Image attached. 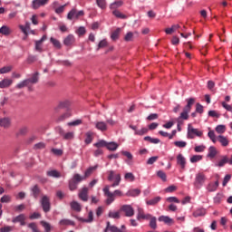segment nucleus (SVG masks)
<instances>
[{"label": "nucleus", "mask_w": 232, "mask_h": 232, "mask_svg": "<svg viewBox=\"0 0 232 232\" xmlns=\"http://www.w3.org/2000/svg\"><path fill=\"white\" fill-rule=\"evenodd\" d=\"M205 182H206V175H204V173L202 172H198L195 178L194 187L197 189H200L202 186H204Z\"/></svg>", "instance_id": "20e7f679"}, {"label": "nucleus", "mask_w": 232, "mask_h": 232, "mask_svg": "<svg viewBox=\"0 0 232 232\" xmlns=\"http://www.w3.org/2000/svg\"><path fill=\"white\" fill-rule=\"evenodd\" d=\"M158 220L159 222H164L167 226H173L175 224V220L169 216H160Z\"/></svg>", "instance_id": "9b49d317"}, {"label": "nucleus", "mask_w": 232, "mask_h": 232, "mask_svg": "<svg viewBox=\"0 0 232 232\" xmlns=\"http://www.w3.org/2000/svg\"><path fill=\"white\" fill-rule=\"evenodd\" d=\"M70 117H72V112L66 111L58 117L57 122H63V121H66V119H70Z\"/></svg>", "instance_id": "c756f323"}, {"label": "nucleus", "mask_w": 232, "mask_h": 232, "mask_svg": "<svg viewBox=\"0 0 232 232\" xmlns=\"http://www.w3.org/2000/svg\"><path fill=\"white\" fill-rule=\"evenodd\" d=\"M85 144H92V141L93 140V133L92 131H88L85 134Z\"/></svg>", "instance_id": "f704fd0d"}, {"label": "nucleus", "mask_w": 232, "mask_h": 232, "mask_svg": "<svg viewBox=\"0 0 232 232\" xmlns=\"http://www.w3.org/2000/svg\"><path fill=\"white\" fill-rule=\"evenodd\" d=\"M105 197H107V204H111L116 197H122V191L116 189L113 192L110 191V186H105L102 189Z\"/></svg>", "instance_id": "f03ea898"}, {"label": "nucleus", "mask_w": 232, "mask_h": 232, "mask_svg": "<svg viewBox=\"0 0 232 232\" xmlns=\"http://www.w3.org/2000/svg\"><path fill=\"white\" fill-rule=\"evenodd\" d=\"M217 133L222 135V133H226V125H218L216 127Z\"/></svg>", "instance_id": "603ef678"}, {"label": "nucleus", "mask_w": 232, "mask_h": 232, "mask_svg": "<svg viewBox=\"0 0 232 232\" xmlns=\"http://www.w3.org/2000/svg\"><path fill=\"white\" fill-rule=\"evenodd\" d=\"M26 218H24V214H20L19 216L13 218L12 222L14 224H17V222L20 223L21 226H26V222H24Z\"/></svg>", "instance_id": "a211bd4d"}, {"label": "nucleus", "mask_w": 232, "mask_h": 232, "mask_svg": "<svg viewBox=\"0 0 232 232\" xmlns=\"http://www.w3.org/2000/svg\"><path fill=\"white\" fill-rule=\"evenodd\" d=\"M218 184H219L218 180H217L215 183L208 184V188H207L208 191H210V192L217 191V189L218 188Z\"/></svg>", "instance_id": "72a5a7b5"}, {"label": "nucleus", "mask_w": 232, "mask_h": 232, "mask_svg": "<svg viewBox=\"0 0 232 232\" xmlns=\"http://www.w3.org/2000/svg\"><path fill=\"white\" fill-rule=\"evenodd\" d=\"M177 164L180 166L181 169H186V158L180 153L177 156Z\"/></svg>", "instance_id": "f3484780"}, {"label": "nucleus", "mask_w": 232, "mask_h": 232, "mask_svg": "<svg viewBox=\"0 0 232 232\" xmlns=\"http://www.w3.org/2000/svg\"><path fill=\"white\" fill-rule=\"evenodd\" d=\"M226 164H229V158H227V156H224L222 160L218 161V163L215 164V166H217L218 168H224Z\"/></svg>", "instance_id": "a878e982"}, {"label": "nucleus", "mask_w": 232, "mask_h": 232, "mask_svg": "<svg viewBox=\"0 0 232 232\" xmlns=\"http://www.w3.org/2000/svg\"><path fill=\"white\" fill-rule=\"evenodd\" d=\"M82 15H84V11L77 12V9H72L67 14V19L72 21L73 17H75V19H79V17H82Z\"/></svg>", "instance_id": "0eeeda50"}, {"label": "nucleus", "mask_w": 232, "mask_h": 232, "mask_svg": "<svg viewBox=\"0 0 232 232\" xmlns=\"http://www.w3.org/2000/svg\"><path fill=\"white\" fill-rule=\"evenodd\" d=\"M108 141L104 140H101L98 142L94 143L95 148L101 149V148H107Z\"/></svg>", "instance_id": "79ce46f5"}, {"label": "nucleus", "mask_w": 232, "mask_h": 232, "mask_svg": "<svg viewBox=\"0 0 232 232\" xmlns=\"http://www.w3.org/2000/svg\"><path fill=\"white\" fill-rule=\"evenodd\" d=\"M208 157L209 159H215V157H217V148H215L214 146H210L208 149Z\"/></svg>", "instance_id": "473e14b6"}, {"label": "nucleus", "mask_w": 232, "mask_h": 232, "mask_svg": "<svg viewBox=\"0 0 232 232\" xmlns=\"http://www.w3.org/2000/svg\"><path fill=\"white\" fill-rule=\"evenodd\" d=\"M121 155L126 157L128 160L125 161L129 166H131V160H133V154L130 151L122 150Z\"/></svg>", "instance_id": "4be33fe9"}, {"label": "nucleus", "mask_w": 232, "mask_h": 232, "mask_svg": "<svg viewBox=\"0 0 232 232\" xmlns=\"http://www.w3.org/2000/svg\"><path fill=\"white\" fill-rule=\"evenodd\" d=\"M179 28H180L179 24H173L170 28L165 29V34H167V35H171V34H173V32H177Z\"/></svg>", "instance_id": "cd10ccee"}, {"label": "nucleus", "mask_w": 232, "mask_h": 232, "mask_svg": "<svg viewBox=\"0 0 232 232\" xmlns=\"http://www.w3.org/2000/svg\"><path fill=\"white\" fill-rule=\"evenodd\" d=\"M77 35H84L86 34V28L84 26H80L78 30L76 31Z\"/></svg>", "instance_id": "338daca9"}, {"label": "nucleus", "mask_w": 232, "mask_h": 232, "mask_svg": "<svg viewBox=\"0 0 232 232\" xmlns=\"http://www.w3.org/2000/svg\"><path fill=\"white\" fill-rule=\"evenodd\" d=\"M60 226H75V222L70 219H61L59 221Z\"/></svg>", "instance_id": "c9c22d12"}, {"label": "nucleus", "mask_w": 232, "mask_h": 232, "mask_svg": "<svg viewBox=\"0 0 232 232\" xmlns=\"http://www.w3.org/2000/svg\"><path fill=\"white\" fill-rule=\"evenodd\" d=\"M120 34H121V28H117L114 32H112L111 35V39L112 41H117V39H119Z\"/></svg>", "instance_id": "37998d69"}, {"label": "nucleus", "mask_w": 232, "mask_h": 232, "mask_svg": "<svg viewBox=\"0 0 232 232\" xmlns=\"http://www.w3.org/2000/svg\"><path fill=\"white\" fill-rule=\"evenodd\" d=\"M75 43V36L73 34L67 35L63 40L65 46H72Z\"/></svg>", "instance_id": "dca6fc26"}, {"label": "nucleus", "mask_w": 232, "mask_h": 232, "mask_svg": "<svg viewBox=\"0 0 232 232\" xmlns=\"http://www.w3.org/2000/svg\"><path fill=\"white\" fill-rule=\"evenodd\" d=\"M124 41H126L127 43L133 41V33L132 32L127 33L126 35L124 36Z\"/></svg>", "instance_id": "052dcab7"}, {"label": "nucleus", "mask_w": 232, "mask_h": 232, "mask_svg": "<svg viewBox=\"0 0 232 232\" xmlns=\"http://www.w3.org/2000/svg\"><path fill=\"white\" fill-rule=\"evenodd\" d=\"M0 126L5 129L10 128V126H12V120L8 117L1 118Z\"/></svg>", "instance_id": "4468645a"}, {"label": "nucleus", "mask_w": 232, "mask_h": 232, "mask_svg": "<svg viewBox=\"0 0 232 232\" xmlns=\"http://www.w3.org/2000/svg\"><path fill=\"white\" fill-rule=\"evenodd\" d=\"M70 106H72V102L70 100H63L58 103L55 110H64V108H70Z\"/></svg>", "instance_id": "2eb2a0df"}, {"label": "nucleus", "mask_w": 232, "mask_h": 232, "mask_svg": "<svg viewBox=\"0 0 232 232\" xmlns=\"http://www.w3.org/2000/svg\"><path fill=\"white\" fill-rule=\"evenodd\" d=\"M151 214H144V209L138 208L137 220H150Z\"/></svg>", "instance_id": "6e6552de"}, {"label": "nucleus", "mask_w": 232, "mask_h": 232, "mask_svg": "<svg viewBox=\"0 0 232 232\" xmlns=\"http://www.w3.org/2000/svg\"><path fill=\"white\" fill-rule=\"evenodd\" d=\"M42 226L44 227L45 232H50L52 230V227L46 221H42Z\"/></svg>", "instance_id": "774afa93"}, {"label": "nucleus", "mask_w": 232, "mask_h": 232, "mask_svg": "<svg viewBox=\"0 0 232 232\" xmlns=\"http://www.w3.org/2000/svg\"><path fill=\"white\" fill-rule=\"evenodd\" d=\"M74 218L79 220V222H85L86 224H92L93 222V211H89L88 218H79L78 216H74Z\"/></svg>", "instance_id": "9d476101"}, {"label": "nucleus", "mask_w": 232, "mask_h": 232, "mask_svg": "<svg viewBox=\"0 0 232 232\" xmlns=\"http://www.w3.org/2000/svg\"><path fill=\"white\" fill-rule=\"evenodd\" d=\"M148 131H149V129L144 127V128H141L140 130H136L134 133L135 135L142 136V135H146Z\"/></svg>", "instance_id": "3c124183"}, {"label": "nucleus", "mask_w": 232, "mask_h": 232, "mask_svg": "<svg viewBox=\"0 0 232 232\" xmlns=\"http://www.w3.org/2000/svg\"><path fill=\"white\" fill-rule=\"evenodd\" d=\"M120 211L125 213V217H133L135 210L130 205H123L120 208Z\"/></svg>", "instance_id": "423d86ee"}, {"label": "nucleus", "mask_w": 232, "mask_h": 232, "mask_svg": "<svg viewBox=\"0 0 232 232\" xmlns=\"http://www.w3.org/2000/svg\"><path fill=\"white\" fill-rule=\"evenodd\" d=\"M166 202H168L169 204H179L180 200H179L177 197H169L166 198Z\"/></svg>", "instance_id": "c03bdc74"}, {"label": "nucleus", "mask_w": 232, "mask_h": 232, "mask_svg": "<svg viewBox=\"0 0 232 232\" xmlns=\"http://www.w3.org/2000/svg\"><path fill=\"white\" fill-rule=\"evenodd\" d=\"M121 174H116L114 176V182L111 185V188H116V186H119V184H121Z\"/></svg>", "instance_id": "ea45409f"}, {"label": "nucleus", "mask_w": 232, "mask_h": 232, "mask_svg": "<svg viewBox=\"0 0 232 232\" xmlns=\"http://www.w3.org/2000/svg\"><path fill=\"white\" fill-rule=\"evenodd\" d=\"M96 130H99L100 131H107L108 130V123L104 121H97L95 123Z\"/></svg>", "instance_id": "6ab92c4d"}, {"label": "nucleus", "mask_w": 232, "mask_h": 232, "mask_svg": "<svg viewBox=\"0 0 232 232\" xmlns=\"http://www.w3.org/2000/svg\"><path fill=\"white\" fill-rule=\"evenodd\" d=\"M95 169H97V165L87 169L84 172V176H82V180H86L88 179V177H90L92 175V173H93V171H95Z\"/></svg>", "instance_id": "412c9836"}, {"label": "nucleus", "mask_w": 232, "mask_h": 232, "mask_svg": "<svg viewBox=\"0 0 232 232\" xmlns=\"http://www.w3.org/2000/svg\"><path fill=\"white\" fill-rule=\"evenodd\" d=\"M97 6L102 10L106 8V0H96Z\"/></svg>", "instance_id": "6e6d98bb"}, {"label": "nucleus", "mask_w": 232, "mask_h": 232, "mask_svg": "<svg viewBox=\"0 0 232 232\" xmlns=\"http://www.w3.org/2000/svg\"><path fill=\"white\" fill-rule=\"evenodd\" d=\"M39 82V72H35L30 77V84H37Z\"/></svg>", "instance_id": "c85d7f7f"}, {"label": "nucleus", "mask_w": 232, "mask_h": 232, "mask_svg": "<svg viewBox=\"0 0 232 232\" xmlns=\"http://www.w3.org/2000/svg\"><path fill=\"white\" fill-rule=\"evenodd\" d=\"M50 42L52 43V44H53L54 48L61 49V42H59V40H57L53 37H51Z\"/></svg>", "instance_id": "09e8293b"}, {"label": "nucleus", "mask_w": 232, "mask_h": 232, "mask_svg": "<svg viewBox=\"0 0 232 232\" xmlns=\"http://www.w3.org/2000/svg\"><path fill=\"white\" fill-rule=\"evenodd\" d=\"M32 192H33L34 198H37L39 197V193H41V189L39 188V186L35 185L32 188Z\"/></svg>", "instance_id": "8fccbe9b"}, {"label": "nucleus", "mask_w": 232, "mask_h": 232, "mask_svg": "<svg viewBox=\"0 0 232 232\" xmlns=\"http://www.w3.org/2000/svg\"><path fill=\"white\" fill-rule=\"evenodd\" d=\"M46 41V34L43 35V37L40 40L35 41V47L34 50L36 52H43V43Z\"/></svg>", "instance_id": "f8f14e48"}, {"label": "nucleus", "mask_w": 232, "mask_h": 232, "mask_svg": "<svg viewBox=\"0 0 232 232\" xmlns=\"http://www.w3.org/2000/svg\"><path fill=\"white\" fill-rule=\"evenodd\" d=\"M47 177H52L53 179H61V172L53 169V170H48L46 172Z\"/></svg>", "instance_id": "393cba45"}, {"label": "nucleus", "mask_w": 232, "mask_h": 232, "mask_svg": "<svg viewBox=\"0 0 232 232\" xmlns=\"http://www.w3.org/2000/svg\"><path fill=\"white\" fill-rule=\"evenodd\" d=\"M174 145L177 148H186V146H188V143L186 141H174Z\"/></svg>", "instance_id": "69168bd1"}, {"label": "nucleus", "mask_w": 232, "mask_h": 232, "mask_svg": "<svg viewBox=\"0 0 232 232\" xmlns=\"http://www.w3.org/2000/svg\"><path fill=\"white\" fill-rule=\"evenodd\" d=\"M44 148H46V144H44V142H38L34 145L33 150L37 151V150H44Z\"/></svg>", "instance_id": "49530a36"}, {"label": "nucleus", "mask_w": 232, "mask_h": 232, "mask_svg": "<svg viewBox=\"0 0 232 232\" xmlns=\"http://www.w3.org/2000/svg\"><path fill=\"white\" fill-rule=\"evenodd\" d=\"M217 140H218V142L221 143V146H223V148L229 146V140H227L226 136L219 135L218 136Z\"/></svg>", "instance_id": "aec40b11"}, {"label": "nucleus", "mask_w": 232, "mask_h": 232, "mask_svg": "<svg viewBox=\"0 0 232 232\" xmlns=\"http://www.w3.org/2000/svg\"><path fill=\"white\" fill-rule=\"evenodd\" d=\"M195 135H196V137H202V131L191 127V124H188V139H195Z\"/></svg>", "instance_id": "39448f33"}, {"label": "nucleus", "mask_w": 232, "mask_h": 232, "mask_svg": "<svg viewBox=\"0 0 232 232\" xmlns=\"http://www.w3.org/2000/svg\"><path fill=\"white\" fill-rule=\"evenodd\" d=\"M113 15H115V17H117L118 19H128V16L126 14H123L122 13H121V11L119 10H114L112 12Z\"/></svg>", "instance_id": "a19ab883"}, {"label": "nucleus", "mask_w": 232, "mask_h": 232, "mask_svg": "<svg viewBox=\"0 0 232 232\" xmlns=\"http://www.w3.org/2000/svg\"><path fill=\"white\" fill-rule=\"evenodd\" d=\"M12 82H14V81L5 78L0 82V88H9V86H12Z\"/></svg>", "instance_id": "b1692460"}, {"label": "nucleus", "mask_w": 232, "mask_h": 232, "mask_svg": "<svg viewBox=\"0 0 232 232\" xmlns=\"http://www.w3.org/2000/svg\"><path fill=\"white\" fill-rule=\"evenodd\" d=\"M206 215V208H198L193 212V217L198 218V217H204Z\"/></svg>", "instance_id": "2f4dec72"}, {"label": "nucleus", "mask_w": 232, "mask_h": 232, "mask_svg": "<svg viewBox=\"0 0 232 232\" xmlns=\"http://www.w3.org/2000/svg\"><path fill=\"white\" fill-rule=\"evenodd\" d=\"M195 98H188L186 100L187 105L183 108L182 112L178 118V131H182V127H180L182 124V121H188V119H189V112L191 111L193 104H195Z\"/></svg>", "instance_id": "f257e3e1"}, {"label": "nucleus", "mask_w": 232, "mask_h": 232, "mask_svg": "<svg viewBox=\"0 0 232 232\" xmlns=\"http://www.w3.org/2000/svg\"><path fill=\"white\" fill-rule=\"evenodd\" d=\"M106 148L109 150V151H116V150L119 148V144L114 141L107 142Z\"/></svg>", "instance_id": "7c9ffc66"}, {"label": "nucleus", "mask_w": 232, "mask_h": 232, "mask_svg": "<svg viewBox=\"0 0 232 232\" xmlns=\"http://www.w3.org/2000/svg\"><path fill=\"white\" fill-rule=\"evenodd\" d=\"M11 33L10 28L6 25H3L0 28V34H2V35H10Z\"/></svg>", "instance_id": "58836bf2"}, {"label": "nucleus", "mask_w": 232, "mask_h": 232, "mask_svg": "<svg viewBox=\"0 0 232 232\" xmlns=\"http://www.w3.org/2000/svg\"><path fill=\"white\" fill-rule=\"evenodd\" d=\"M106 46H108V41H106V39L102 40V41L98 44V48H97V50H101V48H106Z\"/></svg>", "instance_id": "680f3d73"}, {"label": "nucleus", "mask_w": 232, "mask_h": 232, "mask_svg": "<svg viewBox=\"0 0 232 232\" xmlns=\"http://www.w3.org/2000/svg\"><path fill=\"white\" fill-rule=\"evenodd\" d=\"M128 195L129 197H139V195H140V189L134 188V189L129 190Z\"/></svg>", "instance_id": "a18cd8bd"}, {"label": "nucleus", "mask_w": 232, "mask_h": 232, "mask_svg": "<svg viewBox=\"0 0 232 232\" xmlns=\"http://www.w3.org/2000/svg\"><path fill=\"white\" fill-rule=\"evenodd\" d=\"M14 197L16 200H24V198H26V193L19 192L17 194H14Z\"/></svg>", "instance_id": "13d9d810"}, {"label": "nucleus", "mask_w": 232, "mask_h": 232, "mask_svg": "<svg viewBox=\"0 0 232 232\" xmlns=\"http://www.w3.org/2000/svg\"><path fill=\"white\" fill-rule=\"evenodd\" d=\"M124 3L122 1H116L113 2L112 4H111L110 8L111 10H117V8H121V6L123 5Z\"/></svg>", "instance_id": "e433bc0d"}, {"label": "nucleus", "mask_w": 232, "mask_h": 232, "mask_svg": "<svg viewBox=\"0 0 232 232\" xmlns=\"http://www.w3.org/2000/svg\"><path fill=\"white\" fill-rule=\"evenodd\" d=\"M71 209H72V211L80 213V211H82V207H81V204H71Z\"/></svg>", "instance_id": "5fc2aeb1"}, {"label": "nucleus", "mask_w": 232, "mask_h": 232, "mask_svg": "<svg viewBox=\"0 0 232 232\" xmlns=\"http://www.w3.org/2000/svg\"><path fill=\"white\" fill-rule=\"evenodd\" d=\"M19 28L22 30L24 36L23 37V41H26L28 39V28H30V24L26 23L24 25H20Z\"/></svg>", "instance_id": "5701e85b"}, {"label": "nucleus", "mask_w": 232, "mask_h": 232, "mask_svg": "<svg viewBox=\"0 0 232 232\" xmlns=\"http://www.w3.org/2000/svg\"><path fill=\"white\" fill-rule=\"evenodd\" d=\"M26 133H28V128L23 127V128L20 129V130L16 133V137H19V135L24 136V135H26Z\"/></svg>", "instance_id": "e2e57ef3"}, {"label": "nucleus", "mask_w": 232, "mask_h": 232, "mask_svg": "<svg viewBox=\"0 0 232 232\" xmlns=\"http://www.w3.org/2000/svg\"><path fill=\"white\" fill-rule=\"evenodd\" d=\"M157 176L163 180V182H166L168 180V177L166 176V173L162 170H159L157 172Z\"/></svg>", "instance_id": "864d4df0"}, {"label": "nucleus", "mask_w": 232, "mask_h": 232, "mask_svg": "<svg viewBox=\"0 0 232 232\" xmlns=\"http://www.w3.org/2000/svg\"><path fill=\"white\" fill-rule=\"evenodd\" d=\"M124 179L125 180H130V182H133L135 180V176L133 175V173L129 172L125 174Z\"/></svg>", "instance_id": "bf43d9fd"}, {"label": "nucleus", "mask_w": 232, "mask_h": 232, "mask_svg": "<svg viewBox=\"0 0 232 232\" xmlns=\"http://www.w3.org/2000/svg\"><path fill=\"white\" fill-rule=\"evenodd\" d=\"M48 3V0H34L32 2V6L34 10H37L41 8V6H44Z\"/></svg>", "instance_id": "ddd939ff"}, {"label": "nucleus", "mask_w": 232, "mask_h": 232, "mask_svg": "<svg viewBox=\"0 0 232 232\" xmlns=\"http://www.w3.org/2000/svg\"><path fill=\"white\" fill-rule=\"evenodd\" d=\"M78 196L82 202H88V188L83 187L82 189H80Z\"/></svg>", "instance_id": "1a4fd4ad"}, {"label": "nucleus", "mask_w": 232, "mask_h": 232, "mask_svg": "<svg viewBox=\"0 0 232 232\" xmlns=\"http://www.w3.org/2000/svg\"><path fill=\"white\" fill-rule=\"evenodd\" d=\"M150 219L149 224L150 227L151 229H157V218L150 216Z\"/></svg>", "instance_id": "4c0bfd02"}, {"label": "nucleus", "mask_w": 232, "mask_h": 232, "mask_svg": "<svg viewBox=\"0 0 232 232\" xmlns=\"http://www.w3.org/2000/svg\"><path fill=\"white\" fill-rule=\"evenodd\" d=\"M73 137H75V133L73 131L71 132H65L63 134V139H64V140H72V139H73Z\"/></svg>", "instance_id": "de8ad7c7"}, {"label": "nucleus", "mask_w": 232, "mask_h": 232, "mask_svg": "<svg viewBox=\"0 0 232 232\" xmlns=\"http://www.w3.org/2000/svg\"><path fill=\"white\" fill-rule=\"evenodd\" d=\"M12 66H4L0 69V73H8L12 72Z\"/></svg>", "instance_id": "0e129e2a"}, {"label": "nucleus", "mask_w": 232, "mask_h": 232, "mask_svg": "<svg viewBox=\"0 0 232 232\" xmlns=\"http://www.w3.org/2000/svg\"><path fill=\"white\" fill-rule=\"evenodd\" d=\"M121 209H119L118 211H109L108 217L109 218H114L119 220V218H121Z\"/></svg>", "instance_id": "bb28decb"}, {"label": "nucleus", "mask_w": 232, "mask_h": 232, "mask_svg": "<svg viewBox=\"0 0 232 232\" xmlns=\"http://www.w3.org/2000/svg\"><path fill=\"white\" fill-rule=\"evenodd\" d=\"M82 176L80 174H74L72 178L69 180V189L70 191H75L79 186L80 182H82Z\"/></svg>", "instance_id": "7ed1b4c3"}, {"label": "nucleus", "mask_w": 232, "mask_h": 232, "mask_svg": "<svg viewBox=\"0 0 232 232\" xmlns=\"http://www.w3.org/2000/svg\"><path fill=\"white\" fill-rule=\"evenodd\" d=\"M202 160V155H194L190 158V162L195 164V162H198Z\"/></svg>", "instance_id": "4d7b16f0"}]
</instances>
